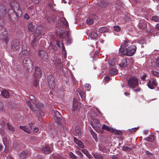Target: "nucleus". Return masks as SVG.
<instances>
[{
  "label": "nucleus",
  "mask_w": 159,
  "mask_h": 159,
  "mask_svg": "<svg viewBox=\"0 0 159 159\" xmlns=\"http://www.w3.org/2000/svg\"><path fill=\"white\" fill-rule=\"evenodd\" d=\"M26 104L28 107L30 108L33 111H38V113L41 116H43L44 115V112L43 111V106L42 104L39 103L35 104L33 102L31 103L30 101H26Z\"/></svg>",
  "instance_id": "nucleus-1"
},
{
  "label": "nucleus",
  "mask_w": 159,
  "mask_h": 159,
  "mask_svg": "<svg viewBox=\"0 0 159 159\" xmlns=\"http://www.w3.org/2000/svg\"><path fill=\"white\" fill-rule=\"evenodd\" d=\"M23 65L25 69L30 72L33 69V66L32 65V61L28 57L25 58L23 60Z\"/></svg>",
  "instance_id": "nucleus-2"
},
{
  "label": "nucleus",
  "mask_w": 159,
  "mask_h": 159,
  "mask_svg": "<svg viewBox=\"0 0 159 159\" xmlns=\"http://www.w3.org/2000/svg\"><path fill=\"white\" fill-rule=\"evenodd\" d=\"M8 14L9 16V18L11 21L14 23L18 20V15L17 13H15L13 10H10L8 11Z\"/></svg>",
  "instance_id": "nucleus-3"
},
{
  "label": "nucleus",
  "mask_w": 159,
  "mask_h": 159,
  "mask_svg": "<svg viewBox=\"0 0 159 159\" xmlns=\"http://www.w3.org/2000/svg\"><path fill=\"white\" fill-rule=\"evenodd\" d=\"M128 84L131 88L134 89L138 85V81L136 77H132L129 79Z\"/></svg>",
  "instance_id": "nucleus-4"
},
{
  "label": "nucleus",
  "mask_w": 159,
  "mask_h": 159,
  "mask_svg": "<svg viewBox=\"0 0 159 159\" xmlns=\"http://www.w3.org/2000/svg\"><path fill=\"white\" fill-rule=\"evenodd\" d=\"M20 43L17 39H14L12 41L11 44V48L13 51H16L20 48Z\"/></svg>",
  "instance_id": "nucleus-5"
},
{
  "label": "nucleus",
  "mask_w": 159,
  "mask_h": 159,
  "mask_svg": "<svg viewBox=\"0 0 159 159\" xmlns=\"http://www.w3.org/2000/svg\"><path fill=\"white\" fill-rule=\"evenodd\" d=\"M147 85L148 88L151 89H155L157 84L156 80L155 79L148 80Z\"/></svg>",
  "instance_id": "nucleus-6"
},
{
  "label": "nucleus",
  "mask_w": 159,
  "mask_h": 159,
  "mask_svg": "<svg viewBox=\"0 0 159 159\" xmlns=\"http://www.w3.org/2000/svg\"><path fill=\"white\" fill-rule=\"evenodd\" d=\"M47 81L49 88L53 89L55 88L54 79L52 75H49L47 78Z\"/></svg>",
  "instance_id": "nucleus-7"
},
{
  "label": "nucleus",
  "mask_w": 159,
  "mask_h": 159,
  "mask_svg": "<svg viewBox=\"0 0 159 159\" xmlns=\"http://www.w3.org/2000/svg\"><path fill=\"white\" fill-rule=\"evenodd\" d=\"M136 50V47L135 45H132L127 48V56H133Z\"/></svg>",
  "instance_id": "nucleus-8"
},
{
  "label": "nucleus",
  "mask_w": 159,
  "mask_h": 159,
  "mask_svg": "<svg viewBox=\"0 0 159 159\" xmlns=\"http://www.w3.org/2000/svg\"><path fill=\"white\" fill-rule=\"evenodd\" d=\"M35 72L33 74L34 79L39 78L41 77L42 75V71L40 68L36 67L35 68Z\"/></svg>",
  "instance_id": "nucleus-9"
},
{
  "label": "nucleus",
  "mask_w": 159,
  "mask_h": 159,
  "mask_svg": "<svg viewBox=\"0 0 159 159\" xmlns=\"http://www.w3.org/2000/svg\"><path fill=\"white\" fill-rule=\"evenodd\" d=\"M39 56L42 60L44 61H46L48 57L47 53L46 52L42 50L39 51Z\"/></svg>",
  "instance_id": "nucleus-10"
},
{
  "label": "nucleus",
  "mask_w": 159,
  "mask_h": 159,
  "mask_svg": "<svg viewBox=\"0 0 159 159\" xmlns=\"http://www.w3.org/2000/svg\"><path fill=\"white\" fill-rule=\"evenodd\" d=\"M6 9L0 2V17H3L6 16L7 14Z\"/></svg>",
  "instance_id": "nucleus-11"
},
{
  "label": "nucleus",
  "mask_w": 159,
  "mask_h": 159,
  "mask_svg": "<svg viewBox=\"0 0 159 159\" xmlns=\"http://www.w3.org/2000/svg\"><path fill=\"white\" fill-rule=\"evenodd\" d=\"M0 36V39L7 43L9 41V39L7 38V33L6 31L2 32Z\"/></svg>",
  "instance_id": "nucleus-12"
},
{
  "label": "nucleus",
  "mask_w": 159,
  "mask_h": 159,
  "mask_svg": "<svg viewBox=\"0 0 159 159\" xmlns=\"http://www.w3.org/2000/svg\"><path fill=\"white\" fill-rule=\"evenodd\" d=\"M2 90H1V93L0 95L3 97L7 98H9L10 96V94L9 91L5 89H2Z\"/></svg>",
  "instance_id": "nucleus-13"
},
{
  "label": "nucleus",
  "mask_w": 159,
  "mask_h": 159,
  "mask_svg": "<svg viewBox=\"0 0 159 159\" xmlns=\"http://www.w3.org/2000/svg\"><path fill=\"white\" fill-rule=\"evenodd\" d=\"M55 117L54 119L56 120L58 124H60V119L61 118L62 116L57 111H55L54 112Z\"/></svg>",
  "instance_id": "nucleus-14"
},
{
  "label": "nucleus",
  "mask_w": 159,
  "mask_h": 159,
  "mask_svg": "<svg viewBox=\"0 0 159 159\" xmlns=\"http://www.w3.org/2000/svg\"><path fill=\"white\" fill-rule=\"evenodd\" d=\"M119 52V54L121 55H125L127 56V48L120 47Z\"/></svg>",
  "instance_id": "nucleus-15"
},
{
  "label": "nucleus",
  "mask_w": 159,
  "mask_h": 159,
  "mask_svg": "<svg viewBox=\"0 0 159 159\" xmlns=\"http://www.w3.org/2000/svg\"><path fill=\"white\" fill-rule=\"evenodd\" d=\"M56 67L58 69L61 70L62 67V65L61 63V60L59 59H57L54 63Z\"/></svg>",
  "instance_id": "nucleus-16"
},
{
  "label": "nucleus",
  "mask_w": 159,
  "mask_h": 159,
  "mask_svg": "<svg viewBox=\"0 0 159 159\" xmlns=\"http://www.w3.org/2000/svg\"><path fill=\"white\" fill-rule=\"evenodd\" d=\"M11 4L12 3H10V5L11 6L12 9H13L14 8V10H15L18 11L17 12V13L21 15V11L20 6L18 4H17V6L14 5V6H13V5H12Z\"/></svg>",
  "instance_id": "nucleus-17"
},
{
  "label": "nucleus",
  "mask_w": 159,
  "mask_h": 159,
  "mask_svg": "<svg viewBox=\"0 0 159 159\" xmlns=\"http://www.w3.org/2000/svg\"><path fill=\"white\" fill-rule=\"evenodd\" d=\"M155 137L153 134L150 135L148 137L144 138L143 140L147 141L153 142L154 141Z\"/></svg>",
  "instance_id": "nucleus-18"
},
{
  "label": "nucleus",
  "mask_w": 159,
  "mask_h": 159,
  "mask_svg": "<svg viewBox=\"0 0 159 159\" xmlns=\"http://www.w3.org/2000/svg\"><path fill=\"white\" fill-rule=\"evenodd\" d=\"M29 55V53L27 51L23 50L20 53V56L21 58H24L27 57H26L28 56Z\"/></svg>",
  "instance_id": "nucleus-19"
},
{
  "label": "nucleus",
  "mask_w": 159,
  "mask_h": 159,
  "mask_svg": "<svg viewBox=\"0 0 159 159\" xmlns=\"http://www.w3.org/2000/svg\"><path fill=\"white\" fill-rule=\"evenodd\" d=\"M74 142L80 147L81 148H83L84 147V145L82 142L80 140H78L77 138L76 137H74Z\"/></svg>",
  "instance_id": "nucleus-20"
},
{
  "label": "nucleus",
  "mask_w": 159,
  "mask_h": 159,
  "mask_svg": "<svg viewBox=\"0 0 159 159\" xmlns=\"http://www.w3.org/2000/svg\"><path fill=\"white\" fill-rule=\"evenodd\" d=\"M92 155L95 159H105L103 156L97 152L92 153Z\"/></svg>",
  "instance_id": "nucleus-21"
},
{
  "label": "nucleus",
  "mask_w": 159,
  "mask_h": 159,
  "mask_svg": "<svg viewBox=\"0 0 159 159\" xmlns=\"http://www.w3.org/2000/svg\"><path fill=\"white\" fill-rule=\"evenodd\" d=\"M20 128L28 134H30L31 132L30 129L28 126H20Z\"/></svg>",
  "instance_id": "nucleus-22"
},
{
  "label": "nucleus",
  "mask_w": 159,
  "mask_h": 159,
  "mask_svg": "<svg viewBox=\"0 0 159 159\" xmlns=\"http://www.w3.org/2000/svg\"><path fill=\"white\" fill-rule=\"evenodd\" d=\"M78 103L76 98H74L73 100V110L75 111L78 107Z\"/></svg>",
  "instance_id": "nucleus-23"
},
{
  "label": "nucleus",
  "mask_w": 159,
  "mask_h": 159,
  "mask_svg": "<svg viewBox=\"0 0 159 159\" xmlns=\"http://www.w3.org/2000/svg\"><path fill=\"white\" fill-rule=\"evenodd\" d=\"M81 151L88 157L89 159H91L92 156L89 154L88 151L86 149H82Z\"/></svg>",
  "instance_id": "nucleus-24"
},
{
  "label": "nucleus",
  "mask_w": 159,
  "mask_h": 159,
  "mask_svg": "<svg viewBox=\"0 0 159 159\" xmlns=\"http://www.w3.org/2000/svg\"><path fill=\"white\" fill-rule=\"evenodd\" d=\"M127 59H123L121 63L119 64L121 67H125L127 66Z\"/></svg>",
  "instance_id": "nucleus-25"
},
{
  "label": "nucleus",
  "mask_w": 159,
  "mask_h": 159,
  "mask_svg": "<svg viewBox=\"0 0 159 159\" xmlns=\"http://www.w3.org/2000/svg\"><path fill=\"white\" fill-rule=\"evenodd\" d=\"M35 26L32 24V22H30L28 25V30L33 32L34 31Z\"/></svg>",
  "instance_id": "nucleus-26"
},
{
  "label": "nucleus",
  "mask_w": 159,
  "mask_h": 159,
  "mask_svg": "<svg viewBox=\"0 0 159 159\" xmlns=\"http://www.w3.org/2000/svg\"><path fill=\"white\" fill-rule=\"evenodd\" d=\"M27 153L25 151L21 152L19 154L20 159H26Z\"/></svg>",
  "instance_id": "nucleus-27"
},
{
  "label": "nucleus",
  "mask_w": 159,
  "mask_h": 159,
  "mask_svg": "<svg viewBox=\"0 0 159 159\" xmlns=\"http://www.w3.org/2000/svg\"><path fill=\"white\" fill-rule=\"evenodd\" d=\"M42 151L44 152L45 153H49L51 152L52 149L49 147H46L43 148H42Z\"/></svg>",
  "instance_id": "nucleus-28"
},
{
  "label": "nucleus",
  "mask_w": 159,
  "mask_h": 159,
  "mask_svg": "<svg viewBox=\"0 0 159 159\" xmlns=\"http://www.w3.org/2000/svg\"><path fill=\"white\" fill-rule=\"evenodd\" d=\"M7 125L8 129L10 131L13 132L15 131V128L13 126L9 123H7Z\"/></svg>",
  "instance_id": "nucleus-29"
},
{
  "label": "nucleus",
  "mask_w": 159,
  "mask_h": 159,
  "mask_svg": "<svg viewBox=\"0 0 159 159\" xmlns=\"http://www.w3.org/2000/svg\"><path fill=\"white\" fill-rule=\"evenodd\" d=\"M91 124L93 127V126H98L100 125L99 121L96 119L93 120Z\"/></svg>",
  "instance_id": "nucleus-30"
},
{
  "label": "nucleus",
  "mask_w": 159,
  "mask_h": 159,
  "mask_svg": "<svg viewBox=\"0 0 159 159\" xmlns=\"http://www.w3.org/2000/svg\"><path fill=\"white\" fill-rule=\"evenodd\" d=\"M102 129H103L109 131L111 132V131H112L113 130V128L109 127L104 124L103 125Z\"/></svg>",
  "instance_id": "nucleus-31"
},
{
  "label": "nucleus",
  "mask_w": 159,
  "mask_h": 159,
  "mask_svg": "<svg viewBox=\"0 0 159 159\" xmlns=\"http://www.w3.org/2000/svg\"><path fill=\"white\" fill-rule=\"evenodd\" d=\"M108 30V28L106 27H101L99 28L98 31L101 33L106 32Z\"/></svg>",
  "instance_id": "nucleus-32"
},
{
  "label": "nucleus",
  "mask_w": 159,
  "mask_h": 159,
  "mask_svg": "<svg viewBox=\"0 0 159 159\" xmlns=\"http://www.w3.org/2000/svg\"><path fill=\"white\" fill-rule=\"evenodd\" d=\"M38 43V40L37 38H34L31 42V45L34 48H35L37 45Z\"/></svg>",
  "instance_id": "nucleus-33"
},
{
  "label": "nucleus",
  "mask_w": 159,
  "mask_h": 159,
  "mask_svg": "<svg viewBox=\"0 0 159 159\" xmlns=\"http://www.w3.org/2000/svg\"><path fill=\"white\" fill-rule=\"evenodd\" d=\"M130 44V42L129 41L126 40L124 41V42L121 43V47H124V48H126Z\"/></svg>",
  "instance_id": "nucleus-34"
},
{
  "label": "nucleus",
  "mask_w": 159,
  "mask_h": 159,
  "mask_svg": "<svg viewBox=\"0 0 159 159\" xmlns=\"http://www.w3.org/2000/svg\"><path fill=\"white\" fill-rule=\"evenodd\" d=\"M93 127L94 129L97 132L102 133L103 132L102 129L100 127V125L98 126H93Z\"/></svg>",
  "instance_id": "nucleus-35"
},
{
  "label": "nucleus",
  "mask_w": 159,
  "mask_h": 159,
  "mask_svg": "<svg viewBox=\"0 0 159 159\" xmlns=\"http://www.w3.org/2000/svg\"><path fill=\"white\" fill-rule=\"evenodd\" d=\"M111 133H114L115 134L118 135H121L122 134V132L121 131L114 129L113 128L112 131H111Z\"/></svg>",
  "instance_id": "nucleus-36"
},
{
  "label": "nucleus",
  "mask_w": 159,
  "mask_h": 159,
  "mask_svg": "<svg viewBox=\"0 0 159 159\" xmlns=\"http://www.w3.org/2000/svg\"><path fill=\"white\" fill-rule=\"evenodd\" d=\"M90 36L91 39H96L98 37V34L97 33L95 32H91L90 33Z\"/></svg>",
  "instance_id": "nucleus-37"
},
{
  "label": "nucleus",
  "mask_w": 159,
  "mask_h": 159,
  "mask_svg": "<svg viewBox=\"0 0 159 159\" xmlns=\"http://www.w3.org/2000/svg\"><path fill=\"white\" fill-rule=\"evenodd\" d=\"M109 73L111 75H116L117 73V70L115 68H112L109 71Z\"/></svg>",
  "instance_id": "nucleus-38"
},
{
  "label": "nucleus",
  "mask_w": 159,
  "mask_h": 159,
  "mask_svg": "<svg viewBox=\"0 0 159 159\" xmlns=\"http://www.w3.org/2000/svg\"><path fill=\"white\" fill-rule=\"evenodd\" d=\"M75 134L76 136H80L81 134V132L80 129H79L78 127H76L75 128Z\"/></svg>",
  "instance_id": "nucleus-39"
},
{
  "label": "nucleus",
  "mask_w": 159,
  "mask_h": 159,
  "mask_svg": "<svg viewBox=\"0 0 159 159\" xmlns=\"http://www.w3.org/2000/svg\"><path fill=\"white\" fill-rule=\"evenodd\" d=\"M76 154L78 156V158L80 159H82L83 157L82 153L79 150L75 151Z\"/></svg>",
  "instance_id": "nucleus-40"
},
{
  "label": "nucleus",
  "mask_w": 159,
  "mask_h": 159,
  "mask_svg": "<svg viewBox=\"0 0 159 159\" xmlns=\"http://www.w3.org/2000/svg\"><path fill=\"white\" fill-rule=\"evenodd\" d=\"M66 34L65 32L63 30H61L59 32V36L61 39H63L64 37H66Z\"/></svg>",
  "instance_id": "nucleus-41"
},
{
  "label": "nucleus",
  "mask_w": 159,
  "mask_h": 159,
  "mask_svg": "<svg viewBox=\"0 0 159 159\" xmlns=\"http://www.w3.org/2000/svg\"><path fill=\"white\" fill-rule=\"evenodd\" d=\"M146 25L145 23L140 22L139 23V28L142 29H144L146 27Z\"/></svg>",
  "instance_id": "nucleus-42"
},
{
  "label": "nucleus",
  "mask_w": 159,
  "mask_h": 159,
  "mask_svg": "<svg viewBox=\"0 0 159 159\" xmlns=\"http://www.w3.org/2000/svg\"><path fill=\"white\" fill-rule=\"evenodd\" d=\"M56 19V18L55 17V16L54 15H52L51 16V17H48L47 18V20L48 21H49V22H51L52 21H55Z\"/></svg>",
  "instance_id": "nucleus-43"
},
{
  "label": "nucleus",
  "mask_w": 159,
  "mask_h": 159,
  "mask_svg": "<svg viewBox=\"0 0 159 159\" xmlns=\"http://www.w3.org/2000/svg\"><path fill=\"white\" fill-rule=\"evenodd\" d=\"M90 131L91 134L92 136L94 138V139L96 141L97 140V136L96 135V134L92 130H90Z\"/></svg>",
  "instance_id": "nucleus-44"
},
{
  "label": "nucleus",
  "mask_w": 159,
  "mask_h": 159,
  "mask_svg": "<svg viewBox=\"0 0 159 159\" xmlns=\"http://www.w3.org/2000/svg\"><path fill=\"white\" fill-rule=\"evenodd\" d=\"M132 149L131 148L126 146H124L122 148V150L126 152L130 151Z\"/></svg>",
  "instance_id": "nucleus-45"
},
{
  "label": "nucleus",
  "mask_w": 159,
  "mask_h": 159,
  "mask_svg": "<svg viewBox=\"0 0 159 159\" xmlns=\"http://www.w3.org/2000/svg\"><path fill=\"white\" fill-rule=\"evenodd\" d=\"M79 93L80 95L82 100H84L85 99V94L83 91L79 92Z\"/></svg>",
  "instance_id": "nucleus-46"
},
{
  "label": "nucleus",
  "mask_w": 159,
  "mask_h": 159,
  "mask_svg": "<svg viewBox=\"0 0 159 159\" xmlns=\"http://www.w3.org/2000/svg\"><path fill=\"white\" fill-rule=\"evenodd\" d=\"M99 150L102 152L108 153L107 152L108 151L109 149H107L105 147H101L99 148Z\"/></svg>",
  "instance_id": "nucleus-47"
},
{
  "label": "nucleus",
  "mask_w": 159,
  "mask_h": 159,
  "mask_svg": "<svg viewBox=\"0 0 159 159\" xmlns=\"http://www.w3.org/2000/svg\"><path fill=\"white\" fill-rule=\"evenodd\" d=\"M152 20L155 22L159 21V16H153L152 17Z\"/></svg>",
  "instance_id": "nucleus-48"
},
{
  "label": "nucleus",
  "mask_w": 159,
  "mask_h": 159,
  "mask_svg": "<svg viewBox=\"0 0 159 159\" xmlns=\"http://www.w3.org/2000/svg\"><path fill=\"white\" fill-rule=\"evenodd\" d=\"M70 157L73 159H76L77 158V156L74 155L72 152H70L69 153Z\"/></svg>",
  "instance_id": "nucleus-49"
},
{
  "label": "nucleus",
  "mask_w": 159,
  "mask_h": 159,
  "mask_svg": "<svg viewBox=\"0 0 159 159\" xmlns=\"http://www.w3.org/2000/svg\"><path fill=\"white\" fill-rule=\"evenodd\" d=\"M107 3L104 1H102L101 2L100 6L101 7H107Z\"/></svg>",
  "instance_id": "nucleus-50"
},
{
  "label": "nucleus",
  "mask_w": 159,
  "mask_h": 159,
  "mask_svg": "<svg viewBox=\"0 0 159 159\" xmlns=\"http://www.w3.org/2000/svg\"><path fill=\"white\" fill-rule=\"evenodd\" d=\"M34 79V81L33 82V84L34 86L37 87L38 85V79L36 78L35 79Z\"/></svg>",
  "instance_id": "nucleus-51"
},
{
  "label": "nucleus",
  "mask_w": 159,
  "mask_h": 159,
  "mask_svg": "<svg viewBox=\"0 0 159 159\" xmlns=\"http://www.w3.org/2000/svg\"><path fill=\"white\" fill-rule=\"evenodd\" d=\"M113 29L116 32H118L120 30V28L118 26H115L113 27Z\"/></svg>",
  "instance_id": "nucleus-52"
},
{
  "label": "nucleus",
  "mask_w": 159,
  "mask_h": 159,
  "mask_svg": "<svg viewBox=\"0 0 159 159\" xmlns=\"http://www.w3.org/2000/svg\"><path fill=\"white\" fill-rule=\"evenodd\" d=\"M108 63L109 65L111 66H114L115 64V62L111 60L108 61Z\"/></svg>",
  "instance_id": "nucleus-53"
},
{
  "label": "nucleus",
  "mask_w": 159,
  "mask_h": 159,
  "mask_svg": "<svg viewBox=\"0 0 159 159\" xmlns=\"http://www.w3.org/2000/svg\"><path fill=\"white\" fill-rule=\"evenodd\" d=\"M93 22V19L91 18H89L87 20V23L88 24H92Z\"/></svg>",
  "instance_id": "nucleus-54"
},
{
  "label": "nucleus",
  "mask_w": 159,
  "mask_h": 159,
  "mask_svg": "<svg viewBox=\"0 0 159 159\" xmlns=\"http://www.w3.org/2000/svg\"><path fill=\"white\" fill-rule=\"evenodd\" d=\"M53 159H63L59 155H53Z\"/></svg>",
  "instance_id": "nucleus-55"
},
{
  "label": "nucleus",
  "mask_w": 159,
  "mask_h": 159,
  "mask_svg": "<svg viewBox=\"0 0 159 159\" xmlns=\"http://www.w3.org/2000/svg\"><path fill=\"white\" fill-rule=\"evenodd\" d=\"M4 107L3 103L0 100V111H2Z\"/></svg>",
  "instance_id": "nucleus-56"
},
{
  "label": "nucleus",
  "mask_w": 159,
  "mask_h": 159,
  "mask_svg": "<svg viewBox=\"0 0 159 159\" xmlns=\"http://www.w3.org/2000/svg\"><path fill=\"white\" fill-rule=\"evenodd\" d=\"M35 34L37 36H39L41 34L40 31L37 29L35 31Z\"/></svg>",
  "instance_id": "nucleus-57"
},
{
  "label": "nucleus",
  "mask_w": 159,
  "mask_h": 159,
  "mask_svg": "<svg viewBox=\"0 0 159 159\" xmlns=\"http://www.w3.org/2000/svg\"><path fill=\"white\" fill-rule=\"evenodd\" d=\"M138 128L139 127H135L129 129V131L131 133H133L137 130Z\"/></svg>",
  "instance_id": "nucleus-58"
},
{
  "label": "nucleus",
  "mask_w": 159,
  "mask_h": 159,
  "mask_svg": "<svg viewBox=\"0 0 159 159\" xmlns=\"http://www.w3.org/2000/svg\"><path fill=\"white\" fill-rule=\"evenodd\" d=\"M151 72L152 74L155 76H159V72H158L154 71H152Z\"/></svg>",
  "instance_id": "nucleus-59"
},
{
  "label": "nucleus",
  "mask_w": 159,
  "mask_h": 159,
  "mask_svg": "<svg viewBox=\"0 0 159 159\" xmlns=\"http://www.w3.org/2000/svg\"><path fill=\"white\" fill-rule=\"evenodd\" d=\"M85 88L87 90L89 91L90 89L91 86L89 84H86L85 86Z\"/></svg>",
  "instance_id": "nucleus-60"
},
{
  "label": "nucleus",
  "mask_w": 159,
  "mask_h": 159,
  "mask_svg": "<svg viewBox=\"0 0 159 159\" xmlns=\"http://www.w3.org/2000/svg\"><path fill=\"white\" fill-rule=\"evenodd\" d=\"M49 7H50V8L53 11H55L56 9L52 4L51 3H49L48 4Z\"/></svg>",
  "instance_id": "nucleus-61"
},
{
  "label": "nucleus",
  "mask_w": 159,
  "mask_h": 159,
  "mask_svg": "<svg viewBox=\"0 0 159 159\" xmlns=\"http://www.w3.org/2000/svg\"><path fill=\"white\" fill-rule=\"evenodd\" d=\"M50 46L53 50H57V47L54 45L53 44H50Z\"/></svg>",
  "instance_id": "nucleus-62"
},
{
  "label": "nucleus",
  "mask_w": 159,
  "mask_h": 159,
  "mask_svg": "<svg viewBox=\"0 0 159 159\" xmlns=\"http://www.w3.org/2000/svg\"><path fill=\"white\" fill-rule=\"evenodd\" d=\"M5 31V29L3 28L2 25H0V34H1L2 32Z\"/></svg>",
  "instance_id": "nucleus-63"
},
{
  "label": "nucleus",
  "mask_w": 159,
  "mask_h": 159,
  "mask_svg": "<svg viewBox=\"0 0 159 159\" xmlns=\"http://www.w3.org/2000/svg\"><path fill=\"white\" fill-rule=\"evenodd\" d=\"M67 41L68 43L70 44L71 43V37H69L68 36V37H67Z\"/></svg>",
  "instance_id": "nucleus-64"
}]
</instances>
